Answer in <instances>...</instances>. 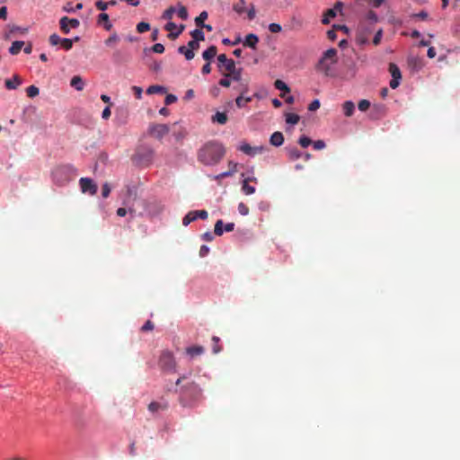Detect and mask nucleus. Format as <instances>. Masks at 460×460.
<instances>
[{"label": "nucleus", "mask_w": 460, "mask_h": 460, "mask_svg": "<svg viewBox=\"0 0 460 460\" xmlns=\"http://www.w3.org/2000/svg\"><path fill=\"white\" fill-rule=\"evenodd\" d=\"M175 384L179 386V401L182 406L192 407L201 399L202 389L199 385L187 376H181Z\"/></svg>", "instance_id": "nucleus-1"}, {"label": "nucleus", "mask_w": 460, "mask_h": 460, "mask_svg": "<svg viewBox=\"0 0 460 460\" xmlns=\"http://www.w3.org/2000/svg\"><path fill=\"white\" fill-rule=\"evenodd\" d=\"M225 155L224 146L217 142L207 143L198 154L199 160L207 165L217 164Z\"/></svg>", "instance_id": "nucleus-2"}, {"label": "nucleus", "mask_w": 460, "mask_h": 460, "mask_svg": "<svg viewBox=\"0 0 460 460\" xmlns=\"http://www.w3.org/2000/svg\"><path fill=\"white\" fill-rule=\"evenodd\" d=\"M337 62V50L333 48L323 52L322 58L316 64V70L326 76L332 75V66Z\"/></svg>", "instance_id": "nucleus-3"}, {"label": "nucleus", "mask_w": 460, "mask_h": 460, "mask_svg": "<svg viewBox=\"0 0 460 460\" xmlns=\"http://www.w3.org/2000/svg\"><path fill=\"white\" fill-rule=\"evenodd\" d=\"M75 176V169L71 165H60L52 172L54 181L58 185H64L70 181Z\"/></svg>", "instance_id": "nucleus-4"}, {"label": "nucleus", "mask_w": 460, "mask_h": 460, "mask_svg": "<svg viewBox=\"0 0 460 460\" xmlns=\"http://www.w3.org/2000/svg\"><path fill=\"white\" fill-rule=\"evenodd\" d=\"M158 365L163 371L168 373H175L177 369V364L174 356L168 350L162 352L159 358Z\"/></svg>", "instance_id": "nucleus-5"}, {"label": "nucleus", "mask_w": 460, "mask_h": 460, "mask_svg": "<svg viewBox=\"0 0 460 460\" xmlns=\"http://www.w3.org/2000/svg\"><path fill=\"white\" fill-rule=\"evenodd\" d=\"M148 134L157 139H162L164 136H166L170 128L166 124H150L148 127Z\"/></svg>", "instance_id": "nucleus-6"}, {"label": "nucleus", "mask_w": 460, "mask_h": 460, "mask_svg": "<svg viewBox=\"0 0 460 460\" xmlns=\"http://www.w3.org/2000/svg\"><path fill=\"white\" fill-rule=\"evenodd\" d=\"M217 60L218 69L221 73L222 71L228 73L236 67L234 61L233 59L227 58L226 54H220L217 57Z\"/></svg>", "instance_id": "nucleus-7"}, {"label": "nucleus", "mask_w": 460, "mask_h": 460, "mask_svg": "<svg viewBox=\"0 0 460 460\" xmlns=\"http://www.w3.org/2000/svg\"><path fill=\"white\" fill-rule=\"evenodd\" d=\"M79 182L82 192L88 193L90 195H94L97 192V185L93 180L89 178H81Z\"/></svg>", "instance_id": "nucleus-8"}, {"label": "nucleus", "mask_w": 460, "mask_h": 460, "mask_svg": "<svg viewBox=\"0 0 460 460\" xmlns=\"http://www.w3.org/2000/svg\"><path fill=\"white\" fill-rule=\"evenodd\" d=\"M80 22L77 19H70L66 16H64L59 21L60 29L65 34H68L70 31V28H77Z\"/></svg>", "instance_id": "nucleus-9"}, {"label": "nucleus", "mask_w": 460, "mask_h": 460, "mask_svg": "<svg viewBox=\"0 0 460 460\" xmlns=\"http://www.w3.org/2000/svg\"><path fill=\"white\" fill-rule=\"evenodd\" d=\"M238 149L240 151H242L243 153H244L245 155H251V156H253L255 155L256 154L258 153H261L262 150H263V147H258V146H251L248 143H242Z\"/></svg>", "instance_id": "nucleus-10"}, {"label": "nucleus", "mask_w": 460, "mask_h": 460, "mask_svg": "<svg viewBox=\"0 0 460 460\" xmlns=\"http://www.w3.org/2000/svg\"><path fill=\"white\" fill-rule=\"evenodd\" d=\"M97 24L102 26L106 31H111L112 28L109 15L106 13H102L98 15Z\"/></svg>", "instance_id": "nucleus-11"}, {"label": "nucleus", "mask_w": 460, "mask_h": 460, "mask_svg": "<svg viewBox=\"0 0 460 460\" xmlns=\"http://www.w3.org/2000/svg\"><path fill=\"white\" fill-rule=\"evenodd\" d=\"M186 354L190 356L191 358L200 356L204 353L205 349L202 346L195 345L186 348Z\"/></svg>", "instance_id": "nucleus-12"}, {"label": "nucleus", "mask_w": 460, "mask_h": 460, "mask_svg": "<svg viewBox=\"0 0 460 460\" xmlns=\"http://www.w3.org/2000/svg\"><path fill=\"white\" fill-rule=\"evenodd\" d=\"M258 42H259L258 36L253 33H250L245 37V40L243 41V46L249 47L252 49H255Z\"/></svg>", "instance_id": "nucleus-13"}, {"label": "nucleus", "mask_w": 460, "mask_h": 460, "mask_svg": "<svg viewBox=\"0 0 460 460\" xmlns=\"http://www.w3.org/2000/svg\"><path fill=\"white\" fill-rule=\"evenodd\" d=\"M22 84V79L18 75H14L13 79H6L4 82L5 87L8 90H14Z\"/></svg>", "instance_id": "nucleus-14"}, {"label": "nucleus", "mask_w": 460, "mask_h": 460, "mask_svg": "<svg viewBox=\"0 0 460 460\" xmlns=\"http://www.w3.org/2000/svg\"><path fill=\"white\" fill-rule=\"evenodd\" d=\"M222 75L226 77H230L231 80L240 82L242 80V69L234 68L232 71L226 73L222 71Z\"/></svg>", "instance_id": "nucleus-15"}, {"label": "nucleus", "mask_w": 460, "mask_h": 460, "mask_svg": "<svg viewBox=\"0 0 460 460\" xmlns=\"http://www.w3.org/2000/svg\"><path fill=\"white\" fill-rule=\"evenodd\" d=\"M284 142V136L281 132H274L270 138V143L274 146H280Z\"/></svg>", "instance_id": "nucleus-16"}, {"label": "nucleus", "mask_w": 460, "mask_h": 460, "mask_svg": "<svg viewBox=\"0 0 460 460\" xmlns=\"http://www.w3.org/2000/svg\"><path fill=\"white\" fill-rule=\"evenodd\" d=\"M70 85L77 91H82L84 88V82L80 75H75L70 81Z\"/></svg>", "instance_id": "nucleus-17"}, {"label": "nucleus", "mask_w": 460, "mask_h": 460, "mask_svg": "<svg viewBox=\"0 0 460 460\" xmlns=\"http://www.w3.org/2000/svg\"><path fill=\"white\" fill-rule=\"evenodd\" d=\"M343 112L346 117L353 115L355 111V104L351 101H346L342 105Z\"/></svg>", "instance_id": "nucleus-18"}, {"label": "nucleus", "mask_w": 460, "mask_h": 460, "mask_svg": "<svg viewBox=\"0 0 460 460\" xmlns=\"http://www.w3.org/2000/svg\"><path fill=\"white\" fill-rule=\"evenodd\" d=\"M217 47L210 46L202 53V57L205 60L209 61L217 55Z\"/></svg>", "instance_id": "nucleus-19"}, {"label": "nucleus", "mask_w": 460, "mask_h": 460, "mask_svg": "<svg viewBox=\"0 0 460 460\" xmlns=\"http://www.w3.org/2000/svg\"><path fill=\"white\" fill-rule=\"evenodd\" d=\"M166 409H167V404L166 403H161V402H152L148 405V410L151 412H157L159 411H164Z\"/></svg>", "instance_id": "nucleus-20"}, {"label": "nucleus", "mask_w": 460, "mask_h": 460, "mask_svg": "<svg viewBox=\"0 0 460 460\" xmlns=\"http://www.w3.org/2000/svg\"><path fill=\"white\" fill-rule=\"evenodd\" d=\"M251 178H246L243 181L242 190L245 195H251L255 192V188L253 186H250L249 182Z\"/></svg>", "instance_id": "nucleus-21"}, {"label": "nucleus", "mask_w": 460, "mask_h": 460, "mask_svg": "<svg viewBox=\"0 0 460 460\" xmlns=\"http://www.w3.org/2000/svg\"><path fill=\"white\" fill-rule=\"evenodd\" d=\"M227 115L225 112L217 111L214 116H212V121L217 122L220 125H224L227 122Z\"/></svg>", "instance_id": "nucleus-22"}, {"label": "nucleus", "mask_w": 460, "mask_h": 460, "mask_svg": "<svg viewBox=\"0 0 460 460\" xmlns=\"http://www.w3.org/2000/svg\"><path fill=\"white\" fill-rule=\"evenodd\" d=\"M178 52L180 54L184 55L185 58L187 60H191L195 57L194 51H192L191 49H190L189 48H187L185 46H180L178 48Z\"/></svg>", "instance_id": "nucleus-23"}, {"label": "nucleus", "mask_w": 460, "mask_h": 460, "mask_svg": "<svg viewBox=\"0 0 460 460\" xmlns=\"http://www.w3.org/2000/svg\"><path fill=\"white\" fill-rule=\"evenodd\" d=\"M23 45H24L23 41H21V40L13 41L12 46L9 49V52L12 55H17L21 51Z\"/></svg>", "instance_id": "nucleus-24"}, {"label": "nucleus", "mask_w": 460, "mask_h": 460, "mask_svg": "<svg viewBox=\"0 0 460 460\" xmlns=\"http://www.w3.org/2000/svg\"><path fill=\"white\" fill-rule=\"evenodd\" d=\"M246 1L245 0H238L233 5V10L239 14H242L245 12Z\"/></svg>", "instance_id": "nucleus-25"}, {"label": "nucleus", "mask_w": 460, "mask_h": 460, "mask_svg": "<svg viewBox=\"0 0 460 460\" xmlns=\"http://www.w3.org/2000/svg\"><path fill=\"white\" fill-rule=\"evenodd\" d=\"M389 72L393 78H395V79L402 78L400 68L395 64H394V63L389 64Z\"/></svg>", "instance_id": "nucleus-26"}, {"label": "nucleus", "mask_w": 460, "mask_h": 460, "mask_svg": "<svg viewBox=\"0 0 460 460\" xmlns=\"http://www.w3.org/2000/svg\"><path fill=\"white\" fill-rule=\"evenodd\" d=\"M252 101V97H244L243 95L240 94V96H238L236 99H235V103H236V106L238 108H243L244 107L248 102H251Z\"/></svg>", "instance_id": "nucleus-27"}, {"label": "nucleus", "mask_w": 460, "mask_h": 460, "mask_svg": "<svg viewBox=\"0 0 460 460\" xmlns=\"http://www.w3.org/2000/svg\"><path fill=\"white\" fill-rule=\"evenodd\" d=\"M190 35L192 37V40L197 41H203L205 40V35L204 32L200 29H195L192 31H190Z\"/></svg>", "instance_id": "nucleus-28"}, {"label": "nucleus", "mask_w": 460, "mask_h": 460, "mask_svg": "<svg viewBox=\"0 0 460 460\" xmlns=\"http://www.w3.org/2000/svg\"><path fill=\"white\" fill-rule=\"evenodd\" d=\"M208 12L206 11H203L199 13V16H197L195 18V23L198 27H201V26H204V23H205V21L208 19Z\"/></svg>", "instance_id": "nucleus-29"}, {"label": "nucleus", "mask_w": 460, "mask_h": 460, "mask_svg": "<svg viewBox=\"0 0 460 460\" xmlns=\"http://www.w3.org/2000/svg\"><path fill=\"white\" fill-rule=\"evenodd\" d=\"M165 92H166L165 88L164 86H160V85H151L146 90L147 94L164 93Z\"/></svg>", "instance_id": "nucleus-30"}, {"label": "nucleus", "mask_w": 460, "mask_h": 460, "mask_svg": "<svg viewBox=\"0 0 460 460\" xmlns=\"http://www.w3.org/2000/svg\"><path fill=\"white\" fill-rule=\"evenodd\" d=\"M237 167H238V164H233V169H229L226 172H221L220 174L217 175L215 178L219 180V179L232 176L234 173H235L237 172Z\"/></svg>", "instance_id": "nucleus-31"}, {"label": "nucleus", "mask_w": 460, "mask_h": 460, "mask_svg": "<svg viewBox=\"0 0 460 460\" xmlns=\"http://www.w3.org/2000/svg\"><path fill=\"white\" fill-rule=\"evenodd\" d=\"M288 155L291 160H297L303 156V154L296 147L288 149Z\"/></svg>", "instance_id": "nucleus-32"}, {"label": "nucleus", "mask_w": 460, "mask_h": 460, "mask_svg": "<svg viewBox=\"0 0 460 460\" xmlns=\"http://www.w3.org/2000/svg\"><path fill=\"white\" fill-rule=\"evenodd\" d=\"M274 86L276 87V89H278L279 91H282L284 93H289L290 92V88L282 80L277 79L275 81V83H274Z\"/></svg>", "instance_id": "nucleus-33"}, {"label": "nucleus", "mask_w": 460, "mask_h": 460, "mask_svg": "<svg viewBox=\"0 0 460 460\" xmlns=\"http://www.w3.org/2000/svg\"><path fill=\"white\" fill-rule=\"evenodd\" d=\"M300 117L295 113H287L286 114V122L288 124L296 125L298 123Z\"/></svg>", "instance_id": "nucleus-34"}, {"label": "nucleus", "mask_w": 460, "mask_h": 460, "mask_svg": "<svg viewBox=\"0 0 460 460\" xmlns=\"http://www.w3.org/2000/svg\"><path fill=\"white\" fill-rule=\"evenodd\" d=\"M197 219L195 212L190 211L182 219V225L187 226L191 222L195 221Z\"/></svg>", "instance_id": "nucleus-35"}, {"label": "nucleus", "mask_w": 460, "mask_h": 460, "mask_svg": "<svg viewBox=\"0 0 460 460\" xmlns=\"http://www.w3.org/2000/svg\"><path fill=\"white\" fill-rule=\"evenodd\" d=\"M224 223L221 219L217 220L215 224L214 234L217 236H221L224 234Z\"/></svg>", "instance_id": "nucleus-36"}, {"label": "nucleus", "mask_w": 460, "mask_h": 460, "mask_svg": "<svg viewBox=\"0 0 460 460\" xmlns=\"http://www.w3.org/2000/svg\"><path fill=\"white\" fill-rule=\"evenodd\" d=\"M39 93H40V90L35 85H31V86L27 87V89H26L27 96L30 98L36 97L37 95H39Z\"/></svg>", "instance_id": "nucleus-37"}, {"label": "nucleus", "mask_w": 460, "mask_h": 460, "mask_svg": "<svg viewBox=\"0 0 460 460\" xmlns=\"http://www.w3.org/2000/svg\"><path fill=\"white\" fill-rule=\"evenodd\" d=\"M150 30V24L146 22H141L137 25V31L138 33H144Z\"/></svg>", "instance_id": "nucleus-38"}, {"label": "nucleus", "mask_w": 460, "mask_h": 460, "mask_svg": "<svg viewBox=\"0 0 460 460\" xmlns=\"http://www.w3.org/2000/svg\"><path fill=\"white\" fill-rule=\"evenodd\" d=\"M174 13H175V8L173 6H170L164 12L162 18L164 20H171L172 18V15Z\"/></svg>", "instance_id": "nucleus-39"}, {"label": "nucleus", "mask_w": 460, "mask_h": 460, "mask_svg": "<svg viewBox=\"0 0 460 460\" xmlns=\"http://www.w3.org/2000/svg\"><path fill=\"white\" fill-rule=\"evenodd\" d=\"M184 29L185 26L183 24H181L179 27L177 26L175 33L168 34V38L172 40L177 39L182 33Z\"/></svg>", "instance_id": "nucleus-40"}, {"label": "nucleus", "mask_w": 460, "mask_h": 460, "mask_svg": "<svg viewBox=\"0 0 460 460\" xmlns=\"http://www.w3.org/2000/svg\"><path fill=\"white\" fill-rule=\"evenodd\" d=\"M177 13H178V16L181 20H187L188 19V11H187V8L185 6L180 4Z\"/></svg>", "instance_id": "nucleus-41"}, {"label": "nucleus", "mask_w": 460, "mask_h": 460, "mask_svg": "<svg viewBox=\"0 0 460 460\" xmlns=\"http://www.w3.org/2000/svg\"><path fill=\"white\" fill-rule=\"evenodd\" d=\"M358 107L359 111H366L370 107V102L367 100H361V101H359Z\"/></svg>", "instance_id": "nucleus-42"}, {"label": "nucleus", "mask_w": 460, "mask_h": 460, "mask_svg": "<svg viewBox=\"0 0 460 460\" xmlns=\"http://www.w3.org/2000/svg\"><path fill=\"white\" fill-rule=\"evenodd\" d=\"M298 143L302 147L305 148L312 144V140L308 137L302 136L299 138Z\"/></svg>", "instance_id": "nucleus-43"}, {"label": "nucleus", "mask_w": 460, "mask_h": 460, "mask_svg": "<svg viewBox=\"0 0 460 460\" xmlns=\"http://www.w3.org/2000/svg\"><path fill=\"white\" fill-rule=\"evenodd\" d=\"M61 46L66 49V50H69L72 49L73 47V40L71 39H62L61 40Z\"/></svg>", "instance_id": "nucleus-44"}, {"label": "nucleus", "mask_w": 460, "mask_h": 460, "mask_svg": "<svg viewBox=\"0 0 460 460\" xmlns=\"http://www.w3.org/2000/svg\"><path fill=\"white\" fill-rule=\"evenodd\" d=\"M382 37H383V31L380 29V30H378V31L376 32V34H375V36H374V39H373V44H374L375 46L379 45V44H380V42H381Z\"/></svg>", "instance_id": "nucleus-45"}, {"label": "nucleus", "mask_w": 460, "mask_h": 460, "mask_svg": "<svg viewBox=\"0 0 460 460\" xmlns=\"http://www.w3.org/2000/svg\"><path fill=\"white\" fill-rule=\"evenodd\" d=\"M95 7L98 10L104 12L108 9V4L102 0H98L95 2Z\"/></svg>", "instance_id": "nucleus-46"}, {"label": "nucleus", "mask_w": 460, "mask_h": 460, "mask_svg": "<svg viewBox=\"0 0 460 460\" xmlns=\"http://www.w3.org/2000/svg\"><path fill=\"white\" fill-rule=\"evenodd\" d=\"M281 30H282V27H281V25H280V24H279V23H274V22H273V23H270V24L269 25V31H270V32H272V33H279V32H280V31H281Z\"/></svg>", "instance_id": "nucleus-47"}, {"label": "nucleus", "mask_w": 460, "mask_h": 460, "mask_svg": "<svg viewBox=\"0 0 460 460\" xmlns=\"http://www.w3.org/2000/svg\"><path fill=\"white\" fill-rule=\"evenodd\" d=\"M164 29L167 31H169V34L175 33L176 29H177V25L174 22H168L165 24Z\"/></svg>", "instance_id": "nucleus-48"}, {"label": "nucleus", "mask_w": 460, "mask_h": 460, "mask_svg": "<svg viewBox=\"0 0 460 460\" xmlns=\"http://www.w3.org/2000/svg\"><path fill=\"white\" fill-rule=\"evenodd\" d=\"M61 40H62V39L58 35H57L55 33L50 35V37H49V43L52 46H56L58 44H60Z\"/></svg>", "instance_id": "nucleus-49"}, {"label": "nucleus", "mask_w": 460, "mask_h": 460, "mask_svg": "<svg viewBox=\"0 0 460 460\" xmlns=\"http://www.w3.org/2000/svg\"><path fill=\"white\" fill-rule=\"evenodd\" d=\"M238 211L242 216H246L249 214V208L243 202L238 205Z\"/></svg>", "instance_id": "nucleus-50"}, {"label": "nucleus", "mask_w": 460, "mask_h": 460, "mask_svg": "<svg viewBox=\"0 0 460 460\" xmlns=\"http://www.w3.org/2000/svg\"><path fill=\"white\" fill-rule=\"evenodd\" d=\"M118 40L119 37L117 33H113L105 40V44L107 46H111V44L118 42Z\"/></svg>", "instance_id": "nucleus-51"}, {"label": "nucleus", "mask_w": 460, "mask_h": 460, "mask_svg": "<svg viewBox=\"0 0 460 460\" xmlns=\"http://www.w3.org/2000/svg\"><path fill=\"white\" fill-rule=\"evenodd\" d=\"M111 193V187L109 183H104L102 188V196L103 198H108Z\"/></svg>", "instance_id": "nucleus-52"}, {"label": "nucleus", "mask_w": 460, "mask_h": 460, "mask_svg": "<svg viewBox=\"0 0 460 460\" xmlns=\"http://www.w3.org/2000/svg\"><path fill=\"white\" fill-rule=\"evenodd\" d=\"M152 50L155 52V53H159V54H162L164 52V46L161 43H155L153 47H152Z\"/></svg>", "instance_id": "nucleus-53"}, {"label": "nucleus", "mask_w": 460, "mask_h": 460, "mask_svg": "<svg viewBox=\"0 0 460 460\" xmlns=\"http://www.w3.org/2000/svg\"><path fill=\"white\" fill-rule=\"evenodd\" d=\"M320 108V102L319 100L315 99L308 106V110L310 111H315L316 110H318Z\"/></svg>", "instance_id": "nucleus-54"}, {"label": "nucleus", "mask_w": 460, "mask_h": 460, "mask_svg": "<svg viewBox=\"0 0 460 460\" xmlns=\"http://www.w3.org/2000/svg\"><path fill=\"white\" fill-rule=\"evenodd\" d=\"M177 101V97L173 94H167L164 99L165 105H170L174 103Z\"/></svg>", "instance_id": "nucleus-55"}, {"label": "nucleus", "mask_w": 460, "mask_h": 460, "mask_svg": "<svg viewBox=\"0 0 460 460\" xmlns=\"http://www.w3.org/2000/svg\"><path fill=\"white\" fill-rule=\"evenodd\" d=\"M131 90L134 93V94H135L137 99L139 100V99L142 98L143 90H142L141 87H139V86H132Z\"/></svg>", "instance_id": "nucleus-56"}, {"label": "nucleus", "mask_w": 460, "mask_h": 460, "mask_svg": "<svg viewBox=\"0 0 460 460\" xmlns=\"http://www.w3.org/2000/svg\"><path fill=\"white\" fill-rule=\"evenodd\" d=\"M194 212H195L197 218L207 219L208 217L207 210H204V209L203 210H194Z\"/></svg>", "instance_id": "nucleus-57"}, {"label": "nucleus", "mask_w": 460, "mask_h": 460, "mask_svg": "<svg viewBox=\"0 0 460 460\" xmlns=\"http://www.w3.org/2000/svg\"><path fill=\"white\" fill-rule=\"evenodd\" d=\"M155 325L154 323L148 320L146 322V323L141 327V331L142 332H148V331H152L154 329Z\"/></svg>", "instance_id": "nucleus-58"}, {"label": "nucleus", "mask_w": 460, "mask_h": 460, "mask_svg": "<svg viewBox=\"0 0 460 460\" xmlns=\"http://www.w3.org/2000/svg\"><path fill=\"white\" fill-rule=\"evenodd\" d=\"M188 48L192 51L197 50L199 48V43L197 40H191L188 42Z\"/></svg>", "instance_id": "nucleus-59"}, {"label": "nucleus", "mask_w": 460, "mask_h": 460, "mask_svg": "<svg viewBox=\"0 0 460 460\" xmlns=\"http://www.w3.org/2000/svg\"><path fill=\"white\" fill-rule=\"evenodd\" d=\"M314 148L316 150H322L325 147V143L323 140H316L313 143Z\"/></svg>", "instance_id": "nucleus-60"}, {"label": "nucleus", "mask_w": 460, "mask_h": 460, "mask_svg": "<svg viewBox=\"0 0 460 460\" xmlns=\"http://www.w3.org/2000/svg\"><path fill=\"white\" fill-rule=\"evenodd\" d=\"M218 84L223 87H229L231 85V79L230 77H224L219 80Z\"/></svg>", "instance_id": "nucleus-61"}, {"label": "nucleus", "mask_w": 460, "mask_h": 460, "mask_svg": "<svg viewBox=\"0 0 460 460\" xmlns=\"http://www.w3.org/2000/svg\"><path fill=\"white\" fill-rule=\"evenodd\" d=\"M255 14H256V12H255L254 5L252 4L251 8L247 11L248 19L253 20L255 18Z\"/></svg>", "instance_id": "nucleus-62"}, {"label": "nucleus", "mask_w": 460, "mask_h": 460, "mask_svg": "<svg viewBox=\"0 0 460 460\" xmlns=\"http://www.w3.org/2000/svg\"><path fill=\"white\" fill-rule=\"evenodd\" d=\"M209 252V248L207 246V245H202L199 249V256L200 257H205L208 254Z\"/></svg>", "instance_id": "nucleus-63"}, {"label": "nucleus", "mask_w": 460, "mask_h": 460, "mask_svg": "<svg viewBox=\"0 0 460 460\" xmlns=\"http://www.w3.org/2000/svg\"><path fill=\"white\" fill-rule=\"evenodd\" d=\"M111 109H110V107H109V106H107V107L102 111V119H108L111 117Z\"/></svg>", "instance_id": "nucleus-64"}]
</instances>
